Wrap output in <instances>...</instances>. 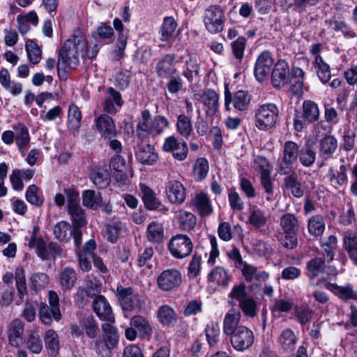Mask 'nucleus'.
<instances>
[{
  "instance_id": "49",
  "label": "nucleus",
  "mask_w": 357,
  "mask_h": 357,
  "mask_svg": "<svg viewBox=\"0 0 357 357\" xmlns=\"http://www.w3.org/2000/svg\"><path fill=\"white\" fill-rule=\"evenodd\" d=\"M26 348L33 354H40L43 349V342L40 335L35 331H29L25 340Z\"/></svg>"
},
{
  "instance_id": "36",
  "label": "nucleus",
  "mask_w": 357,
  "mask_h": 357,
  "mask_svg": "<svg viewBox=\"0 0 357 357\" xmlns=\"http://www.w3.org/2000/svg\"><path fill=\"white\" fill-rule=\"evenodd\" d=\"M15 130V141L19 150L22 152L30 143V136L26 127L22 123L13 126Z\"/></svg>"
},
{
  "instance_id": "25",
  "label": "nucleus",
  "mask_w": 357,
  "mask_h": 357,
  "mask_svg": "<svg viewBox=\"0 0 357 357\" xmlns=\"http://www.w3.org/2000/svg\"><path fill=\"white\" fill-rule=\"evenodd\" d=\"M297 342V336L290 328H285L282 331L278 337L280 347L284 353L292 352L296 348Z\"/></svg>"
},
{
  "instance_id": "13",
  "label": "nucleus",
  "mask_w": 357,
  "mask_h": 357,
  "mask_svg": "<svg viewBox=\"0 0 357 357\" xmlns=\"http://www.w3.org/2000/svg\"><path fill=\"white\" fill-rule=\"evenodd\" d=\"M299 146L293 141H287L283 147L282 162L284 166L280 165L279 173L280 174H288L294 162L298 160L299 155Z\"/></svg>"
},
{
  "instance_id": "53",
  "label": "nucleus",
  "mask_w": 357,
  "mask_h": 357,
  "mask_svg": "<svg viewBox=\"0 0 357 357\" xmlns=\"http://www.w3.org/2000/svg\"><path fill=\"white\" fill-rule=\"evenodd\" d=\"M309 233L316 237L321 236L325 230V222L323 217L320 215L312 216L307 224Z\"/></svg>"
},
{
  "instance_id": "41",
  "label": "nucleus",
  "mask_w": 357,
  "mask_h": 357,
  "mask_svg": "<svg viewBox=\"0 0 357 357\" xmlns=\"http://www.w3.org/2000/svg\"><path fill=\"white\" fill-rule=\"evenodd\" d=\"M29 282L31 294H36L47 286L49 277L43 273H34L31 275Z\"/></svg>"
},
{
  "instance_id": "12",
  "label": "nucleus",
  "mask_w": 357,
  "mask_h": 357,
  "mask_svg": "<svg viewBox=\"0 0 357 357\" xmlns=\"http://www.w3.org/2000/svg\"><path fill=\"white\" fill-rule=\"evenodd\" d=\"M182 282L181 273L175 268L163 271L157 278L158 287L163 291H171L177 288Z\"/></svg>"
},
{
  "instance_id": "21",
  "label": "nucleus",
  "mask_w": 357,
  "mask_h": 357,
  "mask_svg": "<svg viewBox=\"0 0 357 357\" xmlns=\"http://www.w3.org/2000/svg\"><path fill=\"white\" fill-rule=\"evenodd\" d=\"M348 167L345 165H340L337 170L330 167L327 173V178L331 186L336 190H339L346 185L348 181Z\"/></svg>"
},
{
  "instance_id": "14",
  "label": "nucleus",
  "mask_w": 357,
  "mask_h": 357,
  "mask_svg": "<svg viewBox=\"0 0 357 357\" xmlns=\"http://www.w3.org/2000/svg\"><path fill=\"white\" fill-rule=\"evenodd\" d=\"M250 99L248 94L243 91H237L234 98L229 89V84L225 85V106L227 111L231 109L230 104L233 102L234 108L239 111L245 110L250 103Z\"/></svg>"
},
{
  "instance_id": "62",
  "label": "nucleus",
  "mask_w": 357,
  "mask_h": 357,
  "mask_svg": "<svg viewBox=\"0 0 357 357\" xmlns=\"http://www.w3.org/2000/svg\"><path fill=\"white\" fill-rule=\"evenodd\" d=\"M326 23L328 24L329 27L335 30L340 31L342 33L349 38H354L356 36V33L354 30H352L344 21L341 20H331L329 21H326Z\"/></svg>"
},
{
  "instance_id": "8",
  "label": "nucleus",
  "mask_w": 357,
  "mask_h": 357,
  "mask_svg": "<svg viewBox=\"0 0 357 357\" xmlns=\"http://www.w3.org/2000/svg\"><path fill=\"white\" fill-rule=\"evenodd\" d=\"M225 14L219 6H210L206 10L204 23L206 30L211 33H218L224 29Z\"/></svg>"
},
{
  "instance_id": "20",
  "label": "nucleus",
  "mask_w": 357,
  "mask_h": 357,
  "mask_svg": "<svg viewBox=\"0 0 357 357\" xmlns=\"http://www.w3.org/2000/svg\"><path fill=\"white\" fill-rule=\"evenodd\" d=\"M202 102L207 116H213L218 112L219 96L213 89H207L202 95Z\"/></svg>"
},
{
  "instance_id": "45",
  "label": "nucleus",
  "mask_w": 357,
  "mask_h": 357,
  "mask_svg": "<svg viewBox=\"0 0 357 357\" xmlns=\"http://www.w3.org/2000/svg\"><path fill=\"white\" fill-rule=\"evenodd\" d=\"M337 147V139L332 135H326L320 142V154L323 158H328Z\"/></svg>"
},
{
  "instance_id": "33",
  "label": "nucleus",
  "mask_w": 357,
  "mask_h": 357,
  "mask_svg": "<svg viewBox=\"0 0 357 357\" xmlns=\"http://www.w3.org/2000/svg\"><path fill=\"white\" fill-rule=\"evenodd\" d=\"M82 119V112L79 108L75 104L69 106L68 111V128L75 134L79 131Z\"/></svg>"
},
{
  "instance_id": "9",
  "label": "nucleus",
  "mask_w": 357,
  "mask_h": 357,
  "mask_svg": "<svg viewBox=\"0 0 357 357\" xmlns=\"http://www.w3.org/2000/svg\"><path fill=\"white\" fill-rule=\"evenodd\" d=\"M193 248L191 239L184 234H177L171 238L168 243V249L171 255L176 259H183L188 257Z\"/></svg>"
},
{
  "instance_id": "6",
  "label": "nucleus",
  "mask_w": 357,
  "mask_h": 357,
  "mask_svg": "<svg viewBox=\"0 0 357 357\" xmlns=\"http://www.w3.org/2000/svg\"><path fill=\"white\" fill-rule=\"evenodd\" d=\"M38 317L45 325H50L54 320L59 321L61 318L59 298L54 291H48V304L43 302L40 304Z\"/></svg>"
},
{
  "instance_id": "37",
  "label": "nucleus",
  "mask_w": 357,
  "mask_h": 357,
  "mask_svg": "<svg viewBox=\"0 0 357 357\" xmlns=\"http://www.w3.org/2000/svg\"><path fill=\"white\" fill-rule=\"evenodd\" d=\"M44 342L47 353L51 357H55L59 350V340L58 334L52 329L45 333Z\"/></svg>"
},
{
  "instance_id": "46",
  "label": "nucleus",
  "mask_w": 357,
  "mask_h": 357,
  "mask_svg": "<svg viewBox=\"0 0 357 357\" xmlns=\"http://www.w3.org/2000/svg\"><path fill=\"white\" fill-rule=\"evenodd\" d=\"M60 284L64 290H70L74 286L77 280L75 270L70 267L65 268L59 275Z\"/></svg>"
},
{
  "instance_id": "24",
  "label": "nucleus",
  "mask_w": 357,
  "mask_h": 357,
  "mask_svg": "<svg viewBox=\"0 0 357 357\" xmlns=\"http://www.w3.org/2000/svg\"><path fill=\"white\" fill-rule=\"evenodd\" d=\"M343 248L351 261L357 266V234L355 231L349 230L344 233Z\"/></svg>"
},
{
  "instance_id": "28",
  "label": "nucleus",
  "mask_w": 357,
  "mask_h": 357,
  "mask_svg": "<svg viewBox=\"0 0 357 357\" xmlns=\"http://www.w3.org/2000/svg\"><path fill=\"white\" fill-rule=\"evenodd\" d=\"M192 202L200 216H208L213 213V206L206 194L201 192L195 195Z\"/></svg>"
},
{
  "instance_id": "58",
  "label": "nucleus",
  "mask_w": 357,
  "mask_h": 357,
  "mask_svg": "<svg viewBox=\"0 0 357 357\" xmlns=\"http://www.w3.org/2000/svg\"><path fill=\"white\" fill-rule=\"evenodd\" d=\"M284 183L294 197H301L303 195L304 190L294 174L286 176L284 178Z\"/></svg>"
},
{
  "instance_id": "19",
  "label": "nucleus",
  "mask_w": 357,
  "mask_h": 357,
  "mask_svg": "<svg viewBox=\"0 0 357 357\" xmlns=\"http://www.w3.org/2000/svg\"><path fill=\"white\" fill-rule=\"evenodd\" d=\"M96 126L98 132L104 139H110L115 137L117 131L112 119L106 114H102L96 119Z\"/></svg>"
},
{
  "instance_id": "42",
  "label": "nucleus",
  "mask_w": 357,
  "mask_h": 357,
  "mask_svg": "<svg viewBox=\"0 0 357 357\" xmlns=\"http://www.w3.org/2000/svg\"><path fill=\"white\" fill-rule=\"evenodd\" d=\"M36 229H34V231L31 235L29 241V247L32 249L36 248L38 256L43 260H46L50 258L48 246L47 247L45 241L41 238H36L35 232Z\"/></svg>"
},
{
  "instance_id": "63",
  "label": "nucleus",
  "mask_w": 357,
  "mask_h": 357,
  "mask_svg": "<svg viewBox=\"0 0 357 357\" xmlns=\"http://www.w3.org/2000/svg\"><path fill=\"white\" fill-rule=\"evenodd\" d=\"M239 307L243 314L249 317H255L257 312V305L255 300L249 296L239 303Z\"/></svg>"
},
{
  "instance_id": "18",
  "label": "nucleus",
  "mask_w": 357,
  "mask_h": 357,
  "mask_svg": "<svg viewBox=\"0 0 357 357\" xmlns=\"http://www.w3.org/2000/svg\"><path fill=\"white\" fill-rule=\"evenodd\" d=\"M93 308L100 319L114 323L115 318L112 307L103 296H97L93 301Z\"/></svg>"
},
{
  "instance_id": "34",
  "label": "nucleus",
  "mask_w": 357,
  "mask_h": 357,
  "mask_svg": "<svg viewBox=\"0 0 357 357\" xmlns=\"http://www.w3.org/2000/svg\"><path fill=\"white\" fill-rule=\"evenodd\" d=\"M158 319L164 326H171L177 321V314L172 307L167 305H161L157 312Z\"/></svg>"
},
{
  "instance_id": "35",
  "label": "nucleus",
  "mask_w": 357,
  "mask_h": 357,
  "mask_svg": "<svg viewBox=\"0 0 357 357\" xmlns=\"http://www.w3.org/2000/svg\"><path fill=\"white\" fill-rule=\"evenodd\" d=\"M73 229L71 225L66 221H60L57 222L53 229L55 238L63 243H68L70 241L73 236Z\"/></svg>"
},
{
  "instance_id": "52",
  "label": "nucleus",
  "mask_w": 357,
  "mask_h": 357,
  "mask_svg": "<svg viewBox=\"0 0 357 357\" xmlns=\"http://www.w3.org/2000/svg\"><path fill=\"white\" fill-rule=\"evenodd\" d=\"M298 158L304 167H309L314 163L316 152L312 145L307 144L300 150Z\"/></svg>"
},
{
  "instance_id": "11",
  "label": "nucleus",
  "mask_w": 357,
  "mask_h": 357,
  "mask_svg": "<svg viewBox=\"0 0 357 357\" xmlns=\"http://www.w3.org/2000/svg\"><path fill=\"white\" fill-rule=\"evenodd\" d=\"M273 62L272 54L269 51H264L257 56L254 74L258 82H263L268 77Z\"/></svg>"
},
{
  "instance_id": "31",
  "label": "nucleus",
  "mask_w": 357,
  "mask_h": 357,
  "mask_svg": "<svg viewBox=\"0 0 357 357\" xmlns=\"http://www.w3.org/2000/svg\"><path fill=\"white\" fill-rule=\"evenodd\" d=\"M130 324L135 327L139 335L143 338H149L153 328L148 319L142 315H135L130 319Z\"/></svg>"
},
{
  "instance_id": "26",
  "label": "nucleus",
  "mask_w": 357,
  "mask_h": 357,
  "mask_svg": "<svg viewBox=\"0 0 357 357\" xmlns=\"http://www.w3.org/2000/svg\"><path fill=\"white\" fill-rule=\"evenodd\" d=\"M90 179L100 189L106 188L111 182L108 171L101 166H96L91 169Z\"/></svg>"
},
{
  "instance_id": "39",
  "label": "nucleus",
  "mask_w": 357,
  "mask_h": 357,
  "mask_svg": "<svg viewBox=\"0 0 357 357\" xmlns=\"http://www.w3.org/2000/svg\"><path fill=\"white\" fill-rule=\"evenodd\" d=\"M313 66L319 80L323 84L328 83L331 77L329 65L324 61L321 56H317L314 59Z\"/></svg>"
},
{
  "instance_id": "1",
  "label": "nucleus",
  "mask_w": 357,
  "mask_h": 357,
  "mask_svg": "<svg viewBox=\"0 0 357 357\" xmlns=\"http://www.w3.org/2000/svg\"><path fill=\"white\" fill-rule=\"evenodd\" d=\"M86 47V39L82 32L75 30L72 37L66 40L59 51L57 70L59 75L61 70L66 71L75 69L78 65L79 55L84 54Z\"/></svg>"
},
{
  "instance_id": "27",
  "label": "nucleus",
  "mask_w": 357,
  "mask_h": 357,
  "mask_svg": "<svg viewBox=\"0 0 357 357\" xmlns=\"http://www.w3.org/2000/svg\"><path fill=\"white\" fill-rule=\"evenodd\" d=\"M24 324L20 319H14L10 325L8 340L11 346L20 347L23 341Z\"/></svg>"
},
{
  "instance_id": "15",
  "label": "nucleus",
  "mask_w": 357,
  "mask_h": 357,
  "mask_svg": "<svg viewBox=\"0 0 357 357\" xmlns=\"http://www.w3.org/2000/svg\"><path fill=\"white\" fill-rule=\"evenodd\" d=\"M13 278L15 281L17 296L20 299L23 300L28 293V289L25 272L22 266L17 267L14 274L10 272L6 273L2 277V280L4 283L9 284L12 282Z\"/></svg>"
},
{
  "instance_id": "29",
  "label": "nucleus",
  "mask_w": 357,
  "mask_h": 357,
  "mask_svg": "<svg viewBox=\"0 0 357 357\" xmlns=\"http://www.w3.org/2000/svg\"><path fill=\"white\" fill-rule=\"evenodd\" d=\"M242 275L248 282L253 280L257 282H266L269 278V274L266 271H259L255 266L249 264L246 262L243 264L241 269Z\"/></svg>"
},
{
  "instance_id": "2",
  "label": "nucleus",
  "mask_w": 357,
  "mask_h": 357,
  "mask_svg": "<svg viewBox=\"0 0 357 357\" xmlns=\"http://www.w3.org/2000/svg\"><path fill=\"white\" fill-rule=\"evenodd\" d=\"M305 72L298 67L291 70L284 60H278L274 65L271 80L274 88L280 89L289 83L290 90L294 95L302 92L304 84Z\"/></svg>"
},
{
  "instance_id": "50",
  "label": "nucleus",
  "mask_w": 357,
  "mask_h": 357,
  "mask_svg": "<svg viewBox=\"0 0 357 357\" xmlns=\"http://www.w3.org/2000/svg\"><path fill=\"white\" fill-rule=\"evenodd\" d=\"M68 213L71 218L73 228H82L86 225V216L81 206L68 208Z\"/></svg>"
},
{
  "instance_id": "56",
  "label": "nucleus",
  "mask_w": 357,
  "mask_h": 357,
  "mask_svg": "<svg viewBox=\"0 0 357 357\" xmlns=\"http://www.w3.org/2000/svg\"><path fill=\"white\" fill-rule=\"evenodd\" d=\"M208 280L211 282L225 286L228 283L229 276L223 267L217 266L208 274Z\"/></svg>"
},
{
  "instance_id": "60",
  "label": "nucleus",
  "mask_w": 357,
  "mask_h": 357,
  "mask_svg": "<svg viewBox=\"0 0 357 357\" xmlns=\"http://www.w3.org/2000/svg\"><path fill=\"white\" fill-rule=\"evenodd\" d=\"M248 219L249 222L257 229L264 227L267 222V218L264 212L256 208L250 211Z\"/></svg>"
},
{
  "instance_id": "10",
  "label": "nucleus",
  "mask_w": 357,
  "mask_h": 357,
  "mask_svg": "<svg viewBox=\"0 0 357 357\" xmlns=\"http://www.w3.org/2000/svg\"><path fill=\"white\" fill-rule=\"evenodd\" d=\"M230 335V342L232 347L238 351H244L254 343V334L248 327L240 326Z\"/></svg>"
},
{
  "instance_id": "44",
  "label": "nucleus",
  "mask_w": 357,
  "mask_h": 357,
  "mask_svg": "<svg viewBox=\"0 0 357 357\" xmlns=\"http://www.w3.org/2000/svg\"><path fill=\"white\" fill-rule=\"evenodd\" d=\"M177 132L184 138L188 139L192 132V124L190 117L182 114L178 116L176 123Z\"/></svg>"
},
{
  "instance_id": "48",
  "label": "nucleus",
  "mask_w": 357,
  "mask_h": 357,
  "mask_svg": "<svg viewBox=\"0 0 357 357\" xmlns=\"http://www.w3.org/2000/svg\"><path fill=\"white\" fill-rule=\"evenodd\" d=\"M280 226L284 233L296 234L299 229L296 217L291 213H285L280 218Z\"/></svg>"
},
{
  "instance_id": "3",
  "label": "nucleus",
  "mask_w": 357,
  "mask_h": 357,
  "mask_svg": "<svg viewBox=\"0 0 357 357\" xmlns=\"http://www.w3.org/2000/svg\"><path fill=\"white\" fill-rule=\"evenodd\" d=\"M151 117L150 112L144 110L137 122L135 135L142 142L148 141L150 137H155L161 135L169 125L168 119L164 116H155L152 121Z\"/></svg>"
},
{
  "instance_id": "30",
  "label": "nucleus",
  "mask_w": 357,
  "mask_h": 357,
  "mask_svg": "<svg viewBox=\"0 0 357 357\" xmlns=\"http://www.w3.org/2000/svg\"><path fill=\"white\" fill-rule=\"evenodd\" d=\"M241 317L240 311L235 308L230 309L225 314L223 321V332L229 335L238 328V324Z\"/></svg>"
},
{
  "instance_id": "23",
  "label": "nucleus",
  "mask_w": 357,
  "mask_h": 357,
  "mask_svg": "<svg viewBox=\"0 0 357 357\" xmlns=\"http://www.w3.org/2000/svg\"><path fill=\"white\" fill-rule=\"evenodd\" d=\"M136 156L141 163L149 165L155 164L158 159L155 148L149 144L139 145Z\"/></svg>"
},
{
  "instance_id": "57",
  "label": "nucleus",
  "mask_w": 357,
  "mask_h": 357,
  "mask_svg": "<svg viewBox=\"0 0 357 357\" xmlns=\"http://www.w3.org/2000/svg\"><path fill=\"white\" fill-rule=\"evenodd\" d=\"M25 47L29 61L34 65L40 63L42 59V50L38 45L33 40H28Z\"/></svg>"
},
{
  "instance_id": "43",
  "label": "nucleus",
  "mask_w": 357,
  "mask_h": 357,
  "mask_svg": "<svg viewBox=\"0 0 357 357\" xmlns=\"http://www.w3.org/2000/svg\"><path fill=\"white\" fill-rule=\"evenodd\" d=\"M319 109L317 103L307 100L303 103V116L305 120L309 123L317 121L319 117Z\"/></svg>"
},
{
  "instance_id": "32",
  "label": "nucleus",
  "mask_w": 357,
  "mask_h": 357,
  "mask_svg": "<svg viewBox=\"0 0 357 357\" xmlns=\"http://www.w3.org/2000/svg\"><path fill=\"white\" fill-rule=\"evenodd\" d=\"M139 190L142 194L144 204L149 210H155L161 205V202L156 197L154 191L144 183L139 184Z\"/></svg>"
},
{
  "instance_id": "40",
  "label": "nucleus",
  "mask_w": 357,
  "mask_h": 357,
  "mask_svg": "<svg viewBox=\"0 0 357 357\" xmlns=\"http://www.w3.org/2000/svg\"><path fill=\"white\" fill-rule=\"evenodd\" d=\"M102 202V198L99 192L92 190H86L82 192V204L90 209L97 210L100 207Z\"/></svg>"
},
{
  "instance_id": "17",
  "label": "nucleus",
  "mask_w": 357,
  "mask_h": 357,
  "mask_svg": "<svg viewBox=\"0 0 357 357\" xmlns=\"http://www.w3.org/2000/svg\"><path fill=\"white\" fill-rule=\"evenodd\" d=\"M165 192L168 200L172 204H181L186 197L185 187L176 180H170L167 183Z\"/></svg>"
},
{
  "instance_id": "38",
  "label": "nucleus",
  "mask_w": 357,
  "mask_h": 357,
  "mask_svg": "<svg viewBox=\"0 0 357 357\" xmlns=\"http://www.w3.org/2000/svg\"><path fill=\"white\" fill-rule=\"evenodd\" d=\"M326 287L342 300H357V291H355L351 286L340 287L328 282L326 284Z\"/></svg>"
},
{
  "instance_id": "51",
  "label": "nucleus",
  "mask_w": 357,
  "mask_h": 357,
  "mask_svg": "<svg viewBox=\"0 0 357 357\" xmlns=\"http://www.w3.org/2000/svg\"><path fill=\"white\" fill-rule=\"evenodd\" d=\"M176 219L184 230H191L196 225L197 219L194 214L184 210H180L177 212Z\"/></svg>"
},
{
  "instance_id": "7",
  "label": "nucleus",
  "mask_w": 357,
  "mask_h": 357,
  "mask_svg": "<svg viewBox=\"0 0 357 357\" xmlns=\"http://www.w3.org/2000/svg\"><path fill=\"white\" fill-rule=\"evenodd\" d=\"M113 323L106 322L101 326L103 333L102 339L98 338L94 342V349L98 354L105 350L114 349L119 342L117 329L112 325Z\"/></svg>"
},
{
  "instance_id": "64",
  "label": "nucleus",
  "mask_w": 357,
  "mask_h": 357,
  "mask_svg": "<svg viewBox=\"0 0 357 357\" xmlns=\"http://www.w3.org/2000/svg\"><path fill=\"white\" fill-rule=\"evenodd\" d=\"M125 230V225L121 222H114L106 228L107 238L111 243H115L118 237Z\"/></svg>"
},
{
  "instance_id": "47",
  "label": "nucleus",
  "mask_w": 357,
  "mask_h": 357,
  "mask_svg": "<svg viewBox=\"0 0 357 357\" xmlns=\"http://www.w3.org/2000/svg\"><path fill=\"white\" fill-rule=\"evenodd\" d=\"M176 27L177 23L174 17H165L160 30L161 40L169 41L173 37Z\"/></svg>"
},
{
  "instance_id": "5",
  "label": "nucleus",
  "mask_w": 357,
  "mask_h": 357,
  "mask_svg": "<svg viewBox=\"0 0 357 357\" xmlns=\"http://www.w3.org/2000/svg\"><path fill=\"white\" fill-rule=\"evenodd\" d=\"M279 114L278 107L273 103L263 104L255 110V124L260 130L266 131L274 128Z\"/></svg>"
},
{
  "instance_id": "54",
  "label": "nucleus",
  "mask_w": 357,
  "mask_h": 357,
  "mask_svg": "<svg viewBox=\"0 0 357 357\" xmlns=\"http://www.w3.org/2000/svg\"><path fill=\"white\" fill-rule=\"evenodd\" d=\"M146 235L147 238L150 242H161L164 236V231L162 224L155 221L151 222L148 226Z\"/></svg>"
},
{
  "instance_id": "61",
  "label": "nucleus",
  "mask_w": 357,
  "mask_h": 357,
  "mask_svg": "<svg viewBox=\"0 0 357 357\" xmlns=\"http://www.w3.org/2000/svg\"><path fill=\"white\" fill-rule=\"evenodd\" d=\"M312 314L313 310L307 305H301L295 308V317L301 325L309 322Z\"/></svg>"
},
{
  "instance_id": "4",
  "label": "nucleus",
  "mask_w": 357,
  "mask_h": 357,
  "mask_svg": "<svg viewBox=\"0 0 357 357\" xmlns=\"http://www.w3.org/2000/svg\"><path fill=\"white\" fill-rule=\"evenodd\" d=\"M116 296L119 303L123 310H136L139 312L145 307V297L130 287L117 286Z\"/></svg>"
},
{
  "instance_id": "16",
  "label": "nucleus",
  "mask_w": 357,
  "mask_h": 357,
  "mask_svg": "<svg viewBox=\"0 0 357 357\" xmlns=\"http://www.w3.org/2000/svg\"><path fill=\"white\" fill-rule=\"evenodd\" d=\"M326 268V261L322 257H316L307 262L305 275L310 286L314 287L320 284L321 280L316 279L325 272Z\"/></svg>"
},
{
  "instance_id": "22",
  "label": "nucleus",
  "mask_w": 357,
  "mask_h": 357,
  "mask_svg": "<svg viewBox=\"0 0 357 357\" xmlns=\"http://www.w3.org/2000/svg\"><path fill=\"white\" fill-rule=\"evenodd\" d=\"M174 56L165 55L156 66V73L159 77L167 78L178 74V70L174 64Z\"/></svg>"
},
{
  "instance_id": "59",
  "label": "nucleus",
  "mask_w": 357,
  "mask_h": 357,
  "mask_svg": "<svg viewBox=\"0 0 357 357\" xmlns=\"http://www.w3.org/2000/svg\"><path fill=\"white\" fill-rule=\"evenodd\" d=\"M82 330L89 338H95L99 333V327L97 321L91 316L83 319L82 321Z\"/></svg>"
},
{
  "instance_id": "55",
  "label": "nucleus",
  "mask_w": 357,
  "mask_h": 357,
  "mask_svg": "<svg viewBox=\"0 0 357 357\" xmlns=\"http://www.w3.org/2000/svg\"><path fill=\"white\" fill-rule=\"evenodd\" d=\"M209 170V165L207 160L204 158H199L196 160L194 167L193 173L195 179L202 181L206 178Z\"/></svg>"
}]
</instances>
